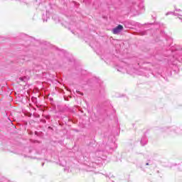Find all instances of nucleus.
<instances>
[{
    "mask_svg": "<svg viewBox=\"0 0 182 182\" xmlns=\"http://www.w3.org/2000/svg\"><path fill=\"white\" fill-rule=\"evenodd\" d=\"M122 31H123V26L119 25L118 26H117L116 28H114V29H112V33H113L114 35H118V33H119L120 32H122Z\"/></svg>",
    "mask_w": 182,
    "mask_h": 182,
    "instance_id": "1",
    "label": "nucleus"
},
{
    "mask_svg": "<svg viewBox=\"0 0 182 182\" xmlns=\"http://www.w3.org/2000/svg\"><path fill=\"white\" fill-rule=\"evenodd\" d=\"M117 70H118V72H122V73H124V72H125V70L122 68H118Z\"/></svg>",
    "mask_w": 182,
    "mask_h": 182,
    "instance_id": "2",
    "label": "nucleus"
},
{
    "mask_svg": "<svg viewBox=\"0 0 182 182\" xmlns=\"http://www.w3.org/2000/svg\"><path fill=\"white\" fill-rule=\"evenodd\" d=\"M19 79H20V80H21V82H25V79H26V78L21 77H20Z\"/></svg>",
    "mask_w": 182,
    "mask_h": 182,
    "instance_id": "3",
    "label": "nucleus"
},
{
    "mask_svg": "<svg viewBox=\"0 0 182 182\" xmlns=\"http://www.w3.org/2000/svg\"><path fill=\"white\" fill-rule=\"evenodd\" d=\"M77 92V93H78L79 95H82V96H83V93H82V92H79V91H76Z\"/></svg>",
    "mask_w": 182,
    "mask_h": 182,
    "instance_id": "4",
    "label": "nucleus"
},
{
    "mask_svg": "<svg viewBox=\"0 0 182 182\" xmlns=\"http://www.w3.org/2000/svg\"><path fill=\"white\" fill-rule=\"evenodd\" d=\"M146 166H149V164H148V163L146 164Z\"/></svg>",
    "mask_w": 182,
    "mask_h": 182,
    "instance_id": "5",
    "label": "nucleus"
},
{
    "mask_svg": "<svg viewBox=\"0 0 182 182\" xmlns=\"http://www.w3.org/2000/svg\"><path fill=\"white\" fill-rule=\"evenodd\" d=\"M166 15H168V13H167Z\"/></svg>",
    "mask_w": 182,
    "mask_h": 182,
    "instance_id": "6",
    "label": "nucleus"
}]
</instances>
